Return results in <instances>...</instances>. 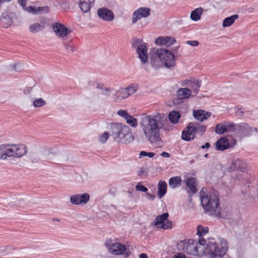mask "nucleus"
<instances>
[{"label": "nucleus", "mask_w": 258, "mask_h": 258, "mask_svg": "<svg viewBox=\"0 0 258 258\" xmlns=\"http://www.w3.org/2000/svg\"><path fill=\"white\" fill-rule=\"evenodd\" d=\"M163 118L164 115L160 113L144 115L141 117L140 125L144 134L152 146L156 148H162L164 145L160 135Z\"/></svg>", "instance_id": "f257e3e1"}, {"label": "nucleus", "mask_w": 258, "mask_h": 258, "mask_svg": "<svg viewBox=\"0 0 258 258\" xmlns=\"http://www.w3.org/2000/svg\"><path fill=\"white\" fill-rule=\"evenodd\" d=\"M200 196L205 212L220 218L221 209L218 192L215 191L207 192V189L203 188L200 192Z\"/></svg>", "instance_id": "f03ea898"}, {"label": "nucleus", "mask_w": 258, "mask_h": 258, "mask_svg": "<svg viewBox=\"0 0 258 258\" xmlns=\"http://www.w3.org/2000/svg\"><path fill=\"white\" fill-rule=\"evenodd\" d=\"M110 128L111 136L115 140H117V142L128 144L134 140V136L127 126L114 123L111 124Z\"/></svg>", "instance_id": "7ed1b4c3"}, {"label": "nucleus", "mask_w": 258, "mask_h": 258, "mask_svg": "<svg viewBox=\"0 0 258 258\" xmlns=\"http://www.w3.org/2000/svg\"><path fill=\"white\" fill-rule=\"evenodd\" d=\"M227 243L222 240L220 242H210L207 247V251L210 258H221L227 250Z\"/></svg>", "instance_id": "20e7f679"}, {"label": "nucleus", "mask_w": 258, "mask_h": 258, "mask_svg": "<svg viewBox=\"0 0 258 258\" xmlns=\"http://www.w3.org/2000/svg\"><path fill=\"white\" fill-rule=\"evenodd\" d=\"M155 56L160 59L166 68L170 69L175 65V56L169 50L164 48L157 49L155 52Z\"/></svg>", "instance_id": "39448f33"}, {"label": "nucleus", "mask_w": 258, "mask_h": 258, "mask_svg": "<svg viewBox=\"0 0 258 258\" xmlns=\"http://www.w3.org/2000/svg\"><path fill=\"white\" fill-rule=\"evenodd\" d=\"M179 250L182 251L189 254L198 255V243L192 239L188 240H182L177 244Z\"/></svg>", "instance_id": "423d86ee"}, {"label": "nucleus", "mask_w": 258, "mask_h": 258, "mask_svg": "<svg viewBox=\"0 0 258 258\" xmlns=\"http://www.w3.org/2000/svg\"><path fill=\"white\" fill-rule=\"evenodd\" d=\"M8 158H20L26 155L27 148L24 144H8Z\"/></svg>", "instance_id": "0eeeda50"}, {"label": "nucleus", "mask_w": 258, "mask_h": 258, "mask_svg": "<svg viewBox=\"0 0 258 258\" xmlns=\"http://www.w3.org/2000/svg\"><path fill=\"white\" fill-rule=\"evenodd\" d=\"M168 213H164L157 216L153 222L154 225L160 229L165 230L171 229L172 227V222L168 220Z\"/></svg>", "instance_id": "6e6552de"}, {"label": "nucleus", "mask_w": 258, "mask_h": 258, "mask_svg": "<svg viewBox=\"0 0 258 258\" xmlns=\"http://www.w3.org/2000/svg\"><path fill=\"white\" fill-rule=\"evenodd\" d=\"M111 240H107L105 242V246L109 252L113 255H120L126 250V246L120 243H111Z\"/></svg>", "instance_id": "1a4fd4ad"}, {"label": "nucleus", "mask_w": 258, "mask_h": 258, "mask_svg": "<svg viewBox=\"0 0 258 258\" xmlns=\"http://www.w3.org/2000/svg\"><path fill=\"white\" fill-rule=\"evenodd\" d=\"M97 14L100 20L107 22L113 21L115 18L113 12L106 7L98 9Z\"/></svg>", "instance_id": "9d476101"}, {"label": "nucleus", "mask_w": 258, "mask_h": 258, "mask_svg": "<svg viewBox=\"0 0 258 258\" xmlns=\"http://www.w3.org/2000/svg\"><path fill=\"white\" fill-rule=\"evenodd\" d=\"M151 14V10L149 8L141 7L135 11L133 14L132 19L133 24H135L138 21L142 18H147Z\"/></svg>", "instance_id": "9b49d317"}, {"label": "nucleus", "mask_w": 258, "mask_h": 258, "mask_svg": "<svg viewBox=\"0 0 258 258\" xmlns=\"http://www.w3.org/2000/svg\"><path fill=\"white\" fill-rule=\"evenodd\" d=\"M195 123L190 122L182 133V139L184 141H189L195 138L196 129L195 127Z\"/></svg>", "instance_id": "f8f14e48"}, {"label": "nucleus", "mask_w": 258, "mask_h": 258, "mask_svg": "<svg viewBox=\"0 0 258 258\" xmlns=\"http://www.w3.org/2000/svg\"><path fill=\"white\" fill-rule=\"evenodd\" d=\"M90 200V195L87 193L78 194L70 197V203L73 205H85Z\"/></svg>", "instance_id": "ddd939ff"}, {"label": "nucleus", "mask_w": 258, "mask_h": 258, "mask_svg": "<svg viewBox=\"0 0 258 258\" xmlns=\"http://www.w3.org/2000/svg\"><path fill=\"white\" fill-rule=\"evenodd\" d=\"M52 28L55 35L61 38L66 37L70 33L68 29L61 23H54L52 25Z\"/></svg>", "instance_id": "4468645a"}, {"label": "nucleus", "mask_w": 258, "mask_h": 258, "mask_svg": "<svg viewBox=\"0 0 258 258\" xmlns=\"http://www.w3.org/2000/svg\"><path fill=\"white\" fill-rule=\"evenodd\" d=\"M247 164L239 159H234L228 168L229 171L240 170L244 171L247 168Z\"/></svg>", "instance_id": "2eb2a0df"}, {"label": "nucleus", "mask_w": 258, "mask_h": 258, "mask_svg": "<svg viewBox=\"0 0 258 258\" xmlns=\"http://www.w3.org/2000/svg\"><path fill=\"white\" fill-rule=\"evenodd\" d=\"M136 52L142 64H145L148 62L149 57L148 49L146 45H139L136 47Z\"/></svg>", "instance_id": "dca6fc26"}, {"label": "nucleus", "mask_w": 258, "mask_h": 258, "mask_svg": "<svg viewBox=\"0 0 258 258\" xmlns=\"http://www.w3.org/2000/svg\"><path fill=\"white\" fill-rule=\"evenodd\" d=\"M176 42V40L172 37L165 36L158 37L155 40V44L157 45H162L166 46H170L173 45Z\"/></svg>", "instance_id": "f3484780"}, {"label": "nucleus", "mask_w": 258, "mask_h": 258, "mask_svg": "<svg viewBox=\"0 0 258 258\" xmlns=\"http://www.w3.org/2000/svg\"><path fill=\"white\" fill-rule=\"evenodd\" d=\"M253 131L257 132V129L255 127H251L246 123L238 124V132L242 134L244 136H250Z\"/></svg>", "instance_id": "a211bd4d"}, {"label": "nucleus", "mask_w": 258, "mask_h": 258, "mask_svg": "<svg viewBox=\"0 0 258 258\" xmlns=\"http://www.w3.org/2000/svg\"><path fill=\"white\" fill-rule=\"evenodd\" d=\"M185 184L188 187V189H187L188 194L193 195L197 192V189L196 188V186L197 184L196 178L194 177L187 178L185 180Z\"/></svg>", "instance_id": "6ab92c4d"}, {"label": "nucleus", "mask_w": 258, "mask_h": 258, "mask_svg": "<svg viewBox=\"0 0 258 258\" xmlns=\"http://www.w3.org/2000/svg\"><path fill=\"white\" fill-rule=\"evenodd\" d=\"M94 1L95 0H79V7L83 13H87L93 6Z\"/></svg>", "instance_id": "aec40b11"}, {"label": "nucleus", "mask_w": 258, "mask_h": 258, "mask_svg": "<svg viewBox=\"0 0 258 258\" xmlns=\"http://www.w3.org/2000/svg\"><path fill=\"white\" fill-rule=\"evenodd\" d=\"M230 147L228 141L226 137H221L216 143L217 150L224 151Z\"/></svg>", "instance_id": "412c9836"}, {"label": "nucleus", "mask_w": 258, "mask_h": 258, "mask_svg": "<svg viewBox=\"0 0 258 258\" xmlns=\"http://www.w3.org/2000/svg\"><path fill=\"white\" fill-rule=\"evenodd\" d=\"M211 115V113L202 110H194L193 111V115L194 117L201 121L208 118Z\"/></svg>", "instance_id": "4be33fe9"}, {"label": "nucleus", "mask_w": 258, "mask_h": 258, "mask_svg": "<svg viewBox=\"0 0 258 258\" xmlns=\"http://www.w3.org/2000/svg\"><path fill=\"white\" fill-rule=\"evenodd\" d=\"M191 90L189 88H180L177 91V97L180 100L188 99L191 95Z\"/></svg>", "instance_id": "5701e85b"}, {"label": "nucleus", "mask_w": 258, "mask_h": 258, "mask_svg": "<svg viewBox=\"0 0 258 258\" xmlns=\"http://www.w3.org/2000/svg\"><path fill=\"white\" fill-rule=\"evenodd\" d=\"M201 85V81L196 79H191V82L189 85V88L192 90L194 94V96L196 95L198 93Z\"/></svg>", "instance_id": "b1692460"}, {"label": "nucleus", "mask_w": 258, "mask_h": 258, "mask_svg": "<svg viewBox=\"0 0 258 258\" xmlns=\"http://www.w3.org/2000/svg\"><path fill=\"white\" fill-rule=\"evenodd\" d=\"M128 97L127 93L125 88H120L116 91L114 94V98L116 101H121Z\"/></svg>", "instance_id": "393cba45"}, {"label": "nucleus", "mask_w": 258, "mask_h": 258, "mask_svg": "<svg viewBox=\"0 0 258 258\" xmlns=\"http://www.w3.org/2000/svg\"><path fill=\"white\" fill-rule=\"evenodd\" d=\"M12 24V18L8 15H3L0 18V26L8 28Z\"/></svg>", "instance_id": "a878e982"}, {"label": "nucleus", "mask_w": 258, "mask_h": 258, "mask_svg": "<svg viewBox=\"0 0 258 258\" xmlns=\"http://www.w3.org/2000/svg\"><path fill=\"white\" fill-rule=\"evenodd\" d=\"M8 144L0 145V159L6 160L8 158Z\"/></svg>", "instance_id": "bb28decb"}, {"label": "nucleus", "mask_w": 258, "mask_h": 258, "mask_svg": "<svg viewBox=\"0 0 258 258\" xmlns=\"http://www.w3.org/2000/svg\"><path fill=\"white\" fill-rule=\"evenodd\" d=\"M167 184L165 181L160 180L158 184V194L162 198L166 192Z\"/></svg>", "instance_id": "cd10ccee"}, {"label": "nucleus", "mask_w": 258, "mask_h": 258, "mask_svg": "<svg viewBox=\"0 0 258 258\" xmlns=\"http://www.w3.org/2000/svg\"><path fill=\"white\" fill-rule=\"evenodd\" d=\"M181 179L179 176L171 177L169 180V186L171 188H175L180 186Z\"/></svg>", "instance_id": "c85d7f7f"}, {"label": "nucleus", "mask_w": 258, "mask_h": 258, "mask_svg": "<svg viewBox=\"0 0 258 258\" xmlns=\"http://www.w3.org/2000/svg\"><path fill=\"white\" fill-rule=\"evenodd\" d=\"M237 18V15H234L230 17H227L223 20L222 26L224 27H229L232 25Z\"/></svg>", "instance_id": "c756f323"}, {"label": "nucleus", "mask_w": 258, "mask_h": 258, "mask_svg": "<svg viewBox=\"0 0 258 258\" xmlns=\"http://www.w3.org/2000/svg\"><path fill=\"white\" fill-rule=\"evenodd\" d=\"M203 12V9L201 8L192 11L190 14V18L192 20L197 21L200 19Z\"/></svg>", "instance_id": "7c9ffc66"}, {"label": "nucleus", "mask_w": 258, "mask_h": 258, "mask_svg": "<svg viewBox=\"0 0 258 258\" xmlns=\"http://www.w3.org/2000/svg\"><path fill=\"white\" fill-rule=\"evenodd\" d=\"M180 117V114L179 112L173 111L169 114V119L173 123L176 124L178 122V120Z\"/></svg>", "instance_id": "2f4dec72"}, {"label": "nucleus", "mask_w": 258, "mask_h": 258, "mask_svg": "<svg viewBox=\"0 0 258 258\" xmlns=\"http://www.w3.org/2000/svg\"><path fill=\"white\" fill-rule=\"evenodd\" d=\"M44 28V25L40 23H34L31 25L29 27L30 32L33 33H35L39 31L42 30Z\"/></svg>", "instance_id": "473e14b6"}, {"label": "nucleus", "mask_w": 258, "mask_h": 258, "mask_svg": "<svg viewBox=\"0 0 258 258\" xmlns=\"http://www.w3.org/2000/svg\"><path fill=\"white\" fill-rule=\"evenodd\" d=\"M23 93L24 95L28 96L31 100L34 98L33 87H26L24 88Z\"/></svg>", "instance_id": "72a5a7b5"}, {"label": "nucleus", "mask_w": 258, "mask_h": 258, "mask_svg": "<svg viewBox=\"0 0 258 258\" xmlns=\"http://www.w3.org/2000/svg\"><path fill=\"white\" fill-rule=\"evenodd\" d=\"M215 132L218 135H223L227 132L226 124L222 123L217 124L215 127Z\"/></svg>", "instance_id": "f704fd0d"}, {"label": "nucleus", "mask_w": 258, "mask_h": 258, "mask_svg": "<svg viewBox=\"0 0 258 258\" xmlns=\"http://www.w3.org/2000/svg\"><path fill=\"white\" fill-rule=\"evenodd\" d=\"M46 101L42 98L33 100L32 104L35 108L40 107L46 104Z\"/></svg>", "instance_id": "c9c22d12"}, {"label": "nucleus", "mask_w": 258, "mask_h": 258, "mask_svg": "<svg viewBox=\"0 0 258 258\" xmlns=\"http://www.w3.org/2000/svg\"><path fill=\"white\" fill-rule=\"evenodd\" d=\"M138 89V85L137 84H133L126 88H125L126 89L128 97L134 93H135Z\"/></svg>", "instance_id": "e433bc0d"}, {"label": "nucleus", "mask_w": 258, "mask_h": 258, "mask_svg": "<svg viewBox=\"0 0 258 258\" xmlns=\"http://www.w3.org/2000/svg\"><path fill=\"white\" fill-rule=\"evenodd\" d=\"M238 124H236L233 123H229L226 124V130L227 132H238Z\"/></svg>", "instance_id": "4c0bfd02"}, {"label": "nucleus", "mask_w": 258, "mask_h": 258, "mask_svg": "<svg viewBox=\"0 0 258 258\" xmlns=\"http://www.w3.org/2000/svg\"><path fill=\"white\" fill-rule=\"evenodd\" d=\"M125 120L126 122L133 127H136L138 125L137 119L130 115Z\"/></svg>", "instance_id": "58836bf2"}, {"label": "nucleus", "mask_w": 258, "mask_h": 258, "mask_svg": "<svg viewBox=\"0 0 258 258\" xmlns=\"http://www.w3.org/2000/svg\"><path fill=\"white\" fill-rule=\"evenodd\" d=\"M208 232V227H204L201 225H199L197 227V234L200 236H202L206 234Z\"/></svg>", "instance_id": "ea45409f"}, {"label": "nucleus", "mask_w": 258, "mask_h": 258, "mask_svg": "<svg viewBox=\"0 0 258 258\" xmlns=\"http://www.w3.org/2000/svg\"><path fill=\"white\" fill-rule=\"evenodd\" d=\"M63 44L65 47V49L68 51H71L73 52L75 51V48L70 41L64 40Z\"/></svg>", "instance_id": "a19ab883"}, {"label": "nucleus", "mask_w": 258, "mask_h": 258, "mask_svg": "<svg viewBox=\"0 0 258 258\" xmlns=\"http://www.w3.org/2000/svg\"><path fill=\"white\" fill-rule=\"evenodd\" d=\"M195 127L196 129V132H199L201 133L202 135L206 131V127L205 125H202L198 123H195Z\"/></svg>", "instance_id": "79ce46f5"}, {"label": "nucleus", "mask_w": 258, "mask_h": 258, "mask_svg": "<svg viewBox=\"0 0 258 258\" xmlns=\"http://www.w3.org/2000/svg\"><path fill=\"white\" fill-rule=\"evenodd\" d=\"M97 88L100 89L102 90V93L106 96H109L110 94L111 89L103 87L102 86H98Z\"/></svg>", "instance_id": "37998d69"}, {"label": "nucleus", "mask_w": 258, "mask_h": 258, "mask_svg": "<svg viewBox=\"0 0 258 258\" xmlns=\"http://www.w3.org/2000/svg\"><path fill=\"white\" fill-rule=\"evenodd\" d=\"M108 139V134L107 132H105L101 134L99 137V141L100 143H104Z\"/></svg>", "instance_id": "c03bdc74"}, {"label": "nucleus", "mask_w": 258, "mask_h": 258, "mask_svg": "<svg viewBox=\"0 0 258 258\" xmlns=\"http://www.w3.org/2000/svg\"><path fill=\"white\" fill-rule=\"evenodd\" d=\"M142 40L139 38H134L133 41V46L136 48L139 45H145V44H142Z\"/></svg>", "instance_id": "a18cd8bd"}, {"label": "nucleus", "mask_w": 258, "mask_h": 258, "mask_svg": "<svg viewBox=\"0 0 258 258\" xmlns=\"http://www.w3.org/2000/svg\"><path fill=\"white\" fill-rule=\"evenodd\" d=\"M26 10L30 13L35 14L38 13V7H36L35 6H29L26 9Z\"/></svg>", "instance_id": "49530a36"}, {"label": "nucleus", "mask_w": 258, "mask_h": 258, "mask_svg": "<svg viewBox=\"0 0 258 258\" xmlns=\"http://www.w3.org/2000/svg\"><path fill=\"white\" fill-rule=\"evenodd\" d=\"M117 114L120 116L123 117L125 119L130 115L125 110H119L118 111Z\"/></svg>", "instance_id": "de8ad7c7"}, {"label": "nucleus", "mask_w": 258, "mask_h": 258, "mask_svg": "<svg viewBox=\"0 0 258 258\" xmlns=\"http://www.w3.org/2000/svg\"><path fill=\"white\" fill-rule=\"evenodd\" d=\"M49 8L48 6H46L44 7H38V13H47L49 12Z\"/></svg>", "instance_id": "09e8293b"}, {"label": "nucleus", "mask_w": 258, "mask_h": 258, "mask_svg": "<svg viewBox=\"0 0 258 258\" xmlns=\"http://www.w3.org/2000/svg\"><path fill=\"white\" fill-rule=\"evenodd\" d=\"M155 155V153L153 152H147L145 151H142L140 153V157L143 156H148L150 158L153 157Z\"/></svg>", "instance_id": "8fccbe9b"}, {"label": "nucleus", "mask_w": 258, "mask_h": 258, "mask_svg": "<svg viewBox=\"0 0 258 258\" xmlns=\"http://www.w3.org/2000/svg\"><path fill=\"white\" fill-rule=\"evenodd\" d=\"M136 189L137 191H141L143 192H146L148 190V188L146 187H145L143 185H142L140 184L139 183H138V184L136 185Z\"/></svg>", "instance_id": "3c124183"}, {"label": "nucleus", "mask_w": 258, "mask_h": 258, "mask_svg": "<svg viewBox=\"0 0 258 258\" xmlns=\"http://www.w3.org/2000/svg\"><path fill=\"white\" fill-rule=\"evenodd\" d=\"M191 82V80H185L184 81H181V85L183 87H189V85Z\"/></svg>", "instance_id": "603ef678"}, {"label": "nucleus", "mask_w": 258, "mask_h": 258, "mask_svg": "<svg viewBox=\"0 0 258 258\" xmlns=\"http://www.w3.org/2000/svg\"><path fill=\"white\" fill-rule=\"evenodd\" d=\"M186 43L192 46H197L199 44V42L196 40H189L186 42Z\"/></svg>", "instance_id": "864d4df0"}, {"label": "nucleus", "mask_w": 258, "mask_h": 258, "mask_svg": "<svg viewBox=\"0 0 258 258\" xmlns=\"http://www.w3.org/2000/svg\"><path fill=\"white\" fill-rule=\"evenodd\" d=\"M13 69L15 71L20 72L22 69V66L19 63L16 64L13 66Z\"/></svg>", "instance_id": "5fc2aeb1"}, {"label": "nucleus", "mask_w": 258, "mask_h": 258, "mask_svg": "<svg viewBox=\"0 0 258 258\" xmlns=\"http://www.w3.org/2000/svg\"><path fill=\"white\" fill-rule=\"evenodd\" d=\"M173 258H186L185 255L181 253H178L175 254Z\"/></svg>", "instance_id": "6e6d98bb"}, {"label": "nucleus", "mask_w": 258, "mask_h": 258, "mask_svg": "<svg viewBox=\"0 0 258 258\" xmlns=\"http://www.w3.org/2000/svg\"><path fill=\"white\" fill-rule=\"evenodd\" d=\"M206 241L204 238H202L199 239V244L200 245L204 246L206 244Z\"/></svg>", "instance_id": "4d7b16f0"}, {"label": "nucleus", "mask_w": 258, "mask_h": 258, "mask_svg": "<svg viewBox=\"0 0 258 258\" xmlns=\"http://www.w3.org/2000/svg\"><path fill=\"white\" fill-rule=\"evenodd\" d=\"M19 3L24 8L26 5V0H18Z\"/></svg>", "instance_id": "13d9d810"}, {"label": "nucleus", "mask_w": 258, "mask_h": 258, "mask_svg": "<svg viewBox=\"0 0 258 258\" xmlns=\"http://www.w3.org/2000/svg\"><path fill=\"white\" fill-rule=\"evenodd\" d=\"M161 156L163 157L169 158L170 157V154L167 152H163L161 154Z\"/></svg>", "instance_id": "bf43d9fd"}, {"label": "nucleus", "mask_w": 258, "mask_h": 258, "mask_svg": "<svg viewBox=\"0 0 258 258\" xmlns=\"http://www.w3.org/2000/svg\"><path fill=\"white\" fill-rule=\"evenodd\" d=\"M145 172V170L143 167L140 168V170L138 171V174L139 176L142 175Z\"/></svg>", "instance_id": "052dcab7"}, {"label": "nucleus", "mask_w": 258, "mask_h": 258, "mask_svg": "<svg viewBox=\"0 0 258 258\" xmlns=\"http://www.w3.org/2000/svg\"><path fill=\"white\" fill-rule=\"evenodd\" d=\"M147 195L148 197V199L150 200H154L156 197L155 195H151L149 193H147Z\"/></svg>", "instance_id": "680f3d73"}, {"label": "nucleus", "mask_w": 258, "mask_h": 258, "mask_svg": "<svg viewBox=\"0 0 258 258\" xmlns=\"http://www.w3.org/2000/svg\"><path fill=\"white\" fill-rule=\"evenodd\" d=\"M14 249V248L12 246L7 245L5 247V250L6 251H10L11 249Z\"/></svg>", "instance_id": "e2e57ef3"}, {"label": "nucleus", "mask_w": 258, "mask_h": 258, "mask_svg": "<svg viewBox=\"0 0 258 258\" xmlns=\"http://www.w3.org/2000/svg\"><path fill=\"white\" fill-rule=\"evenodd\" d=\"M210 146V144L209 143H206V144L205 145H203L202 146V148L203 149H204V148H209Z\"/></svg>", "instance_id": "0e129e2a"}, {"label": "nucleus", "mask_w": 258, "mask_h": 258, "mask_svg": "<svg viewBox=\"0 0 258 258\" xmlns=\"http://www.w3.org/2000/svg\"><path fill=\"white\" fill-rule=\"evenodd\" d=\"M139 258H148V257L146 254L141 253L139 255Z\"/></svg>", "instance_id": "69168bd1"}, {"label": "nucleus", "mask_w": 258, "mask_h": 258, "mask_svg": "<svg viewBox=\"0 0 258 258\" xmlns=\"http://www.w3.org/2000/svg\"><path fill=\"white\" fill-rule=\"evenodd\" d=\"M151 64H152V66H157L156 64L155 61L154 60L153 58H151Z\"/></svg>", "instance_id": "338daca9"}, {"label": "nucleus", "mask_w": 258, "mask_h": 258, "mask_svg": "<svg viewBox=\"0 0 258 258\" xmlns=\"http://www.w3.org/2000/svg\"><path fill=\"white\" fill-rule=\"evenodd\" d=\"M207 156H208V154H206V155H205V156L206 157H207Z\"/></svg>", "instance_id": "774afa93"}]
</instances>
